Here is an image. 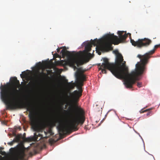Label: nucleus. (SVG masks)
Segmentation results:
<instances>
[{"label": "nucleus", "instance_id": "7", "mask_svg": "<svg viewBox=\"0 0 160 160\" xmlns=\"http://www.w3.org/2000/svg\"><path fill=\"white\" fill-rule=\"evenodd\" d=\"M9 151L13 155V160H24L26 155L24 146L18 145L16 147L11 148Z\"/></svg>", "mask_w": 160, "mask_h": 160}, {"label": "nucleus", "instance_id": "15", "mask_svg": "<svg viewBox=\"0 0 160 160\" xmlns=\"http://www.w3.org/2000/svg\"><path fill=\"white\" fill-rule=\"evenodd\" d=\"M3 149L2 148H0V154L2 155L5 156L6 155V153L5 151H2L1 150Z\"/></svg>", "mask_w": 160, "mask_h": 160}, {"label": "nucleus", "instance_id": "4", "mask_svg": "<svg viewBox=\"0 0 160 160\" xmlns=\"http://www.w3.org/2000/svg\"><path fill=\"white\" fill-rule=\"evenodd\" d=\"M118 34L119 38L114 34H107L103 37V41L102 43L96 46V51H108L111 48L112 44L118 45L120 43L124 42L128 37V34L126 32L118 31Z\"/></svg>", "mask_w": 160, "mask_h": 160}, {"label": "nucleus", "instance_id": "5", "mask_svg": "<svg viewBox=\"0 0 160 160\" xmlns=\"http://www.w3.org/2000/svg\"><path fill=\"white\" fill-rule=\"evenodd\" d=\"M63 48L61 53L62 56H66L67 58V62L71 66L76 68L75 65L77 66L83 64L84 63L89 61L90 58L89 57H85L81 52L76 53L73 51L71 52L66 50L65 47H61L57 49L58 53L60 49Z\"/></svg>", "mask_w": 160, "mask_h": 160}, {"label": "nucleus", "instance_id": "28", "mask_svg": "<svg viewBox=\"0 0 160 160\" xmlns=\"http://www.w3.org/2000/svg\"><path fill=\"white\" fill-rule=\"evenodd\" d=\"M128 34L129 35H130L131 36V34L130 33H128Z\"/></svg>", "mask_w": 160, "mask_h": 160}, {"label": "nucleus", "instance_id": "3", "mask_svg": "<svg viewBox=\"0 0 160 160\" xmlns=\"http://www.w3.org/2000/svg\"><path fill=\"white\" fill-rule=\"evenodd\" d=\"M102 59L103 62L102 65H101V63L98 64V66H100L99 69L102 70V73H106V69H108L118 78L124 79V84L126 88H132L133 85L135 83V79L138 74L136 71L129 73L126 62L123 61L121 54L118 53L116 56L114 63L109 62L108 59L106 58H103Z\"/></svg>", "mask_w": 160, "mask_h": 160}, {"label": "nucleus", "instance_id": "18", "mask_svg": "<svg viewBox=\"0 0 160 160\" xmlns=\"http://www.w3.org/2000/svg\"><path fill=\"white\" fill-rule=\"evenodd\" d=\"M15 129L16 130H21V128L20 126L16 127L15 128Z\"/></svg>", "mask_w": 160, "mask_h": 160}, {"label": "nucleus", "instance_id": "27", "mask_svg": "<svg viewBox=\"0 0 160 160\" xmlns=\"http://www.w3.org/2000/svg\"><path fill=\"white\" fill-rule=\"evenodd\" d=\"M98 54H99V55H100L101 54V52H99L98 53Z\"/></svg>", "mask_w": 160, "mask_h": 160}, {"label": "nucleus", "instance_id": "1", "mask_svg": "<svg viewBox=\"0 0 160 160\" xmlns=\"http://www.w3.org/2000/svg\"><path fill=\"white\" fill-rule=\"evenodd\" d=\"M10 83L0 87V94L2 101L7 105V109H14L18 108H25L29 111L28 117L32 127L36 131L39 130L41 127L45 128L46 125L45 123V115L43 114L38 117V113L35 111L31 110L30 104L29 102H17L12 103V101H16L18 98V91L17 89L18 85H20L19 80L17 78H12Z\"/></svg>", "mask_w": 160, "mask_h": 160}, {"label": "nucleus", "instance_id": "19", "mask_svg": "<svg viewBox=\"0 0 160 160\" xmlns=\"http://www.w3.org/2000/svg\"><path fill=\"white\" fill-rule=\"evenodd\" d=\"M142 83L141 82H138L137 83V86L139 88L142 87Z\"/></svg>", "mask_w": 160, "mask_h": 160}, {"label": "nucleus", "instance_id": "25", "mask_svg": "<svg viewBox=\"0 0 160 160\" xmlns=\"http://www.w3.org/2000/svg\"><path fill=\"white\" fill-rule=\"evenodd\" d=\"M0 158H2V159H3L4 158V157H2V156H1L0 155Z\"/></svg>", "mask_w": 160, "mask_h": 160}, {"label": "nucleus", "instance_id": "24", "mask_svg": "<svg viewBox=\"0 0 160 160\" xmlns=\"http://www.w3.org/2000/svg\"><path fill=\"white\" fill-rule=\"evenodd\" d=\"M150 114V112H148L147 113V116L149 115Z\"/></svg>", "mask_w": 160, "mask_h": 160}, {"label": "nucleus", "instance_id": "6", "mask_svg": "<svg viewBox=\"0 0 160 160\" xmlns=\"http://www.w3.org/2000/svg\"><path fill=\"white\" fill-rule=\"evenodd\" d=\"M154 52L155 49H153L142 56L140 55H138V57L141 59V63L138 62L136 65V68L134 71H137L138 74L136 76L135 79V83L136 81L139 80L138 76L141 75L143 73L145 68V65L147 63L148 59L150 58V55L153 54Z\"/></svg>", "mask_w": 160, "mask_h": 160}, {"label": "nucleus", "instance_id": "14", "mask_svg": "<svg viewBox=\"0 0 160 160\" xmlns=\"http://www.w3.org/2000/svg\"><path fill=\"white\" fill-rule=\"evenodd\" d=\"M35 139L36 140H37L38 139V137H41V138H42V135H41V134H40V133H38V135H37L36 134H35Z\"/></svg>", "mask_w": 160, "mask_h": 160}, {"label": "nucleus", "instance_id": "13", "mask_svg": "<svg viewBox=\"0 0 160 160\" xmlns=\"http://www.w3.org/2000/svg\"><path fill=\"white\" fill-rule=\"evenodd\" d=\"M58 122V121L57 119H55L54 120H53L51 122V124L53 126H55L56 123Z\"/></svg>", "mask_w": 160, "mask_h": 160}, {"label": "nucleus", "instance_id": "20", "mask_svg": "<svg viewBox=\"0 0 160 160\" xmlns=\"http://www.w3.org/2000/svg\"><path fill=\"white\" fill-rule=\"evenodd\" d=\"M152 109V108H149V109H147L145 110L142 111V113H143V112H147L148 111L151 110Z\"/></svg>", "mask_w": 160, "mask_h": 160}, {"label": "nucleus", "instance_id": "9", "mask_svg": "<svg viewBox=\"0 0 160 160\" xmlns=\"http://www.w3.org/2000/svg\"><path fill=\"white\" fill-rule=\"evenodd\" d=\"M98 42V41L97 38L94 39V40H91V42L88 43L85 46V49L88 52H90L91 50V48L92 45L96 46Z\"/></svg>", "mask_w": 160, "mask_h": 160}, {"label": "nucleus", "instance_id": "17", "mask_svg": "<svg viewBox=\"0 0 160 160\" xmlns=\"http://www.w3.org/2000/svg\"><path fill=\"white\" fill-rule=\"evenodd\" d=\"M14 142H15L13 140L12 141L8 142V144L10 146H12Z\"/></svg>", "mask_w": 160, "mask_h": 160}, {"label": "nucleus", "instance_id": "11", "mask_svg": "<svg viewBox=\"0 0 160 160\" xmlns=\"http://www.w3.org/2000/svg\"><path fill=\"white\" fill-rule=\"evenodd\" d=\"M22 137V135L21 134H18L16 136L15 138L13 140L15 142H18L20 141Z\"/></svg>", "mask_w": 160, "mask_h": 160}, {"label": "nucleus", "instance_id": "2", "mask_svg": "<svg viewBox=\"0 0 160 160\" xmlns=\"http://www.w3.org/2000/svg\"><path fill=\"white\" fill-rule=\"evenodd\" d=\"M75 76L77 82L80 86L78 88V91L75 90L72 93L74 108L70 111L69 119L68 124L66 127L62 125H59L57 127L59 131L62 133L66 132L77 131L78 129L77 126L80 124H83L85 120L84 111L77 103L82 95V90L81 87L83 85V82L85 80V76L79 72H76Z\"/></svg>", "mask_w": 160, "mask_h": 160}, {"label": "nucleus", "instance_id": "8", "mask_svg": "<svg viewBox=\"0 0 160 160\" xmlns=\"http://www.w3.org/2000/svg\"><path fill=\"white\" fill-rule=\"evenodd\" d=\"M130 42L132 45L139 48L147 47L152 42L151 40L146 38L138 39L137 41H135L133 39H131Z\"/></svg>", "mask_w": 160, "mask_h": 160}, {"label": "nucleus", "instance_id": "10", "mask_svg": "<svg viewBox=\"0 0 160 160\" xmlns=\"http://www.w3.org/2000/svg\"><path fill=\"white\" fill-rule=\"evenodd\" d=\"M47 72L48 73V74L43 72L40 73V76L42 79H45L48 77V74H49L50 72V71L49 70H47Z\"/></svg>", "mask_w": 160, "mask_h": 160}, {"label": "nucleus", "instance_id": "31", "mask_svg": "<svg viewBox=\"0 0 160 160\" xmlns=\"http://www.w3.org/2000/svg\"><path fill=\"white\" fill-rule=\"evenodd\" d=\"M2 160V159H1V160Z\"/></svg>", "mask_w": 160, "mask_h": 160}, {"label": "nucleus", "instance_id": "22", "mask_svg": "<svg viewBox=\"0 0 160 160\" xmlns=\"http://www.w3.org/2000/svg\"><path fill=\"white\" fill-rule=\"evenodd\" d=\"M114 53L116 54V56L118 54V53H119L117 50H115L113 51Z\"/></svg>", "mask_w": 160, "mask_h": 160}, {"label": "nucleus", "instance_id": "30", "mask_svg": "<svg viewBox=\"0 0 160 160\" xmlns=\"http://www.w3.org/2000/svg\"><path fill=\"white\" fill-rule=\"evenodd\" d=\"M64 111H66L65 110H64Z\"/></svg>", "mask_w": 160, "mask_h": 160}, {"label": "nucleus", "instance_id": "12", "mask_svg": "<svg viewBox=\"0 0 160 160\" xmlns=\"http://www.w3.org/2000/svg\"><path fill=\"white\" fill-rule=\"evenodd\" d=\"M67 87L70 89H72L74 87L73 83H68L67 84Z\"/></svg>", "mask_w": 160, "mask_h": 160}, {"label": "nucleus", "instance_id": "29", "mask_svg": "<svg viewBox=\"0 0 160 160\" xmlns=\"http://www.w3.org/2000/svg\"><path fill=\"white\" fill-rule=\"evenodd\" d=\"M48 132L49 133H50L51 131H48Z\"/></svg>", "mask_w": 160, "mask_h": 160}, {"label": "nucleus", "instance_id": "23", "mask_svg": "<svg viewBox=\"0 0 160 160\" xmlns=\"http://www.w3.org/2000/svg\"><path fill=\"white\" fill-rule=\"evenodd\" d=\"M44 133L46 135L45 137H47V134L48 133V132H46L44 131Z\"/></svg>", "mask_w": 160, "mask_h": 160}, {"label": "nucleus", "instance_id": "16", "mask_svg": "<svg viewBox=\"0 0 160 160\" xmlns=\"http://www.w3.org/2000/svg\"><path fill=\"white\" fill-rule=\"evenodd\" d=\"M27 75V73L25 71H24L22 72V73L20 74L21 78H23L24 77L26 76Z\"/></svg>", "mask_w": 160, "mask_h": 160}, {"label": "nucleus", "instance_id": "26", "mask_svg": "<svg viewBox=\"0 0 160 160\" xmlns=\"http://www.w3.org/2000/svg\"><path fill=\"white\" fill-rule=\"evenodd\" d=\"M88 55H91V53H89H89H88Z\"/></svg>", "mask_w": 160, "mask_h": 160}, {"label": "nucleus", "instance_id": "21", "mask_svg": "<svg viewBox=\"0 0 160 160\" xmlns=\"http://www.w3.org/2000/svg\"><path fill=\"white\" fill-rule=\"evenodd\" d=\"M160 47V44L156 45L154 46V48L153 49H155H155L157 48Z\"/></svg>", "mask_w": 160, "mask_h": 160}]
</instances>
